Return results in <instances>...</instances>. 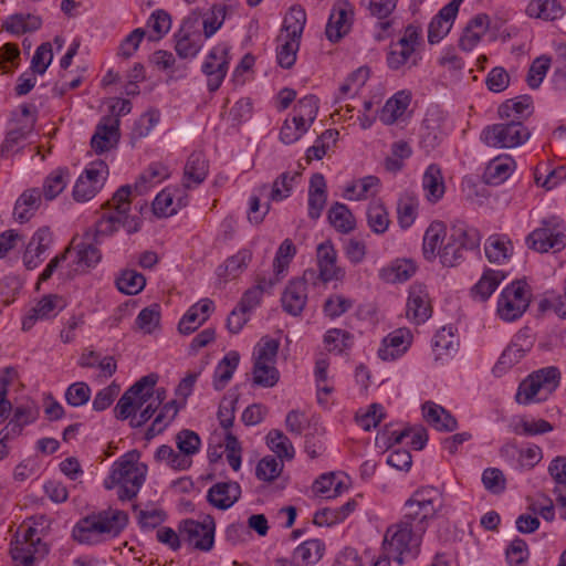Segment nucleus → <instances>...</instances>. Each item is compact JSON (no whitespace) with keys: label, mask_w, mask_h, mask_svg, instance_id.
<instances>
[{"label":"nucleus","mask_w":566,"mask_h":566,"mask_svg":"<svg viewBox=\"0 0 566 566\" xmlns=\"http://www.w3.org/2000/svg\"><path fill=\"white\" fill-rule=\"evenodd\" d=\"M443 505L442 494L434 486L416 490L406 501L403 518L387 528L384 537V551L398 564L415 558L419 553L421 536L428 522L436 517Z\"/></svg>","instance_id":"obj_1"},{"label":"nucleus","mask_w":566,"mask_h":566,"mask_svg":"<svg viewBox=\"0 0 566 566\" xmlns=\"http://www.w3.org/2000/svg\"><path fill=\"white\" fill-rule=\"evenodd\" d=\"M130 193V185L119 187L112 199L106 202L108 211L84 233V239L101 243L104 238L112 235L119 228H125L128 233L138 231V220L129 214Z\"/></svg>","instance_id":"obj_2"},{"label":"nucleus","mask_w":566,"mask_h":566,"mask_svg":"<svg viewBox=\"0 0 566 566\" xmlns=\"http://www.w3.org/2000/svg\"><path fill=\"white\" fill-rule=\"evenodd\" d=\"M124 511L107 509L81 518L72 530V537L82 545H98L117 537L126 527Z\"/></svg>","instance_id":"obj_3"},{"label":"nucleus","mask_w":566,"mask_h":566,"mask_svg":"<svg viewBox=\"0 0 566 566\" xmlns=\"http://www.w3.org/2000/svg\"><path fill=\"white\" fill-rule=\"evenodd\" d=\"M146 473V465L138 463L133 453H127L114 462L104 486L107 490L118 486V499L132 500L143 486Z\"/></svg>","instance_id":"obj_4"},{"label":"nucleus","mask_w":566,"mask_h":566,"mask_svg":"<svg viewBox=\"0 0 566 566\" xmlns=\"http://www.w3.org/2000/svg\"><path fill=\"white\" fill-rule=\"evenodd\" d=\"M305 23L306 12L301 7H292L286 13L277 36L276 60L281 67L291 69L295 64Z\"/></svg>","instance_id":"obj_5"},{"label":"nucleus","mask_w":566,"mask_h":566,"mask_svg":"<svg viewBox=\"0 0 566 566\" xmlns=\"http://www.w3.org/2000/svg\"><path fill=\"white\" fill-rule=\"evenodd\" d=\"M562 374L556 366L533 371L518 385L515 400L520 405L545 401L559 386Z\"/></svg>","instance_id":"obj_6"},{"label":"nucleus","mask_w":566,"mask_h":566,"mask_svg":"<svg viewBox=\"0 0 566 566\" xmlns=\"http://www.w3.org/2000/svg\"><path fill=\"white\" fill-rule=\"evenodd\" d=\"M279 340L271 337H262L253 350V384L263 388L274 387L280 373L275 367L279 352Z\"/></svg>","instance_id":"obj_7"},{"label":"nucleus","mask_w":566,"mask_h":566,"mask_svg":"<svg viewBox=\"0 0 566 566\" xmlns=\"http://www.w3.org/2000/svg\"><path fill=\"white\" fill-rule=\"evenodd\" d=\"M532 301L531 286L524 280L506 285L497 298V315L504 322H514L523 316Z\"/></svg>","instance_id":"obj_8"},{"label":"nucleus","mask_w":566,"mask_h":566,"mask_svg":"<svg viewBox=\"0 0 566 566\" xmlns=\"http://www.w3.org/2000/svg\"><path fill=\"white\" fill-rule=\"evenodd\" d=\"M531 133L522 120L510 119L486 126L481 133V140L494 148H514L528 140Z\"/></svg>","instance_id":"obj_9"},{"label":"nucleus","mask_w":566,"mask_h":566,"mask_svg":"<svg viewBox=\"0 0 566 566\" xmlns=\"http://www.w3.org/2000/svg\"><path fill=\"white\" fill-rule=\"evenodd\" d=\"M157 380V375L149 374L130 386L116 403L114 409L116 418L126 420L144 405L147 406L155 394Z\"/></svg>","instance_id":"obj_10"},{"label":"nucleus","mask_w":566,"mask_h":566,"mask_svg":"<svg viewBox=\"0 0 566 566\" xmlns=\"http://www.w3.org/2000/svg\"><path fill=\"white\" fill-rule=\"evenodd\" d=\"M48 547L39 536L36 528L28 526L18 530L11 541L10 554L14 566H34L38 556L43 557Z\"/></svg>","instance_id":"obj_11"},{"label":"nucleus","mask_w":566,"mask_h":566,"mask_svg":"<svg viewBox=\"0 0 566 566\" xmlns=\"http://www.w3.org/2000/svg\"><path fill=\"white\" fill-rule=\"evenodd\" d=\"M178 531L181 539L195 549L209 552L213 548L216 522L211 515H206L202 521L185 520L179 524Z\"/></svg>","instance_id":"obj_12"},{"label":"nucleus","mask_w":566,"mask_h":566,"mask_svg":"<svg viewBox=\"0 0 566 566\" xmlns=\"http://www.w3.org/2000/svg\"><path fill=\"white\" fill-rule=\"evenodd\" d=\"M527 241L530 247L538 252L560 251L565 248L564 227L557 217L545 218L541 227L532 231Z\"/></svg>","instance_id":"obj_13"},{"label":"nucleus","mask_w":566,"mask_h":566,"mask_svg":"<svg viewBox=\"0 0 566 566\" xmlns=\"http://www.w3.org/2000/svg\"><path fill=\"white\" fill-rule=\"evenodd\" d=\"M108 176V166L103 160L90 163L73 187V198L86 202L103 188Z\"/></svg>","instance_id":"obj_14"},{"label":"nucleus","mask_w":566,"mask_h":566,"mask_svg":"<svg viewBox=\"0 0 566 566\" xmlns=\"http://www.w3.org/2000/svg\"><path fill=\"white\" fill-rule=\"evenodd\" d=\"M450 133L447 114L438 107H430L424 116L420 133L421 146L430 151L438 147Z\"/></svg>","instance_id":"obj_15"},{"label":"nucleus","mask_w":566,"mask_h":566,"mask_svg":"<svg viewBox=\"0 0 566 566\" xmlns=\"http://www.w3.org/2000/svg\"><path fill=\"white\" fill-rule=\"evenodd\" d=\"M230 64L229 48L226 44L213 46L206 56L201 72L207 78L209 92H216L221 86Z\"/></svg>","instance_id":"obj_16"},{"label":"nucleus","mask_w":566,"mask_h":566,"mask_svg":"<svg viewBox=\"0 0 566 566\" xmlns=\"http://www.w3.org/2000/svg\"><path fill=\"white\" fill-rule=\"evenodd\" d=\"M315 277L314 270H306L303 276L289 281L281 295V305L285 313L297 317L307 304V283Z\"/></svg>","instance_id":"obj_17"},{"label":"nucleus","mask_w":566,"mask_h":566,"mask_svg":"<svg viewBox=\"0 0 566 566\" xmlns=\"http://www.w3.org/2000/svg\"><path fill=\"white\" fill-rule=\"evenodd\" d=\"M432 314V306L427 287L422 284H412L406 305L407 318L420 325L428 321Z\"/></svg>","instance_id":"obj_18"},{"label":"nucleus","mask_w":566,"mask_h":566,"mask_svg":"<svg viewBox=\"0 0 566 566\" xmlns=\"http://www.w3.org/2000/svg\"><path fill=\"white\" fill-rule=\"evenodd\" d=\"M316 261L318 277L324 283L340 281L345 276V270L337 263V251L329 241L322 242L316 248Z\"/></svg>","instance_id":"obj_19"},{"label":"nucleus","mask_w":566,"mask_h":566,"mask_svg":"<svg viewBox=\"0 0 566 566\" xmlns=\"http://www.w3.org/2000/svg\"><path fill=\"white\" fill-rule=\"evenodd\" d=\"M412 333L402 327L389 333L378 348L377 355L384 361H391L401 357L412 344Z\"/></svg>","instance_id":"obj_20"},{"label":"nucleus","mask_w":566,"mask_h":566,"mask_svg":"<svg viewBox=\"0 0 566 566\" xmlns=\"http://www.w3.org/2000/svg\"><path fill=\"white\" fill-rule=\"evenodd\" d=\"M65 305L66 303L62 296L56 294L44 295L23 318L22 329L30 331L36 321L55 317L65 307Z\"/></svg>","instance_id":"obj_21"},{"label":"nucleus","mask_w":566,"mask_h":566,"mask_svg":"<svg viewBox=\"0 0 566 566\" xmlns=\"http://www.w3.org/2000/svg\"><path fill=\"white\" fill-rule=\"evenodd\" d=\"M241 492V486L238 482H217L209 488L207 492V501L211 506L226 511L239 501Z\"/></svg>","instance_id":"obj_22"},{"label":"nucleus","mask_w":566,"mask_h":566,"mask_svg":"<svg viewBox=\"0 0 566 566\" xmlns=\"http://www.w3.org/2000/svg\"><path fill=\"white\" fill-rule=\"evenodd\" d=\"M119 140V118L105 116L96 126L91 139L92 148L96 153H104L117 145Z\"/></svg>","instance_id":"obj_23"},{"label":"nucleus","mask_w":566,"mask_h":566,"mask_svg":"<svg viewBox=\"0 0 566 566\" xmlns=\"http://www.w3.org/2000/svg\"><path fill=\"white\" fill-rule=\"evenodd\" d=\"M533 347V339L527 329H521L517 332L512 342L502 353L496 368L507 369L521 361V359L531 350Z\"/></svg>","instance_id":"obj_24"},{"label":"nucleus","mask_w":566,"mask_h":566,"mask_svg":"<svg viewBox=\"0 0 566 566\" xmlns=\"http://www.w3.org/2000/svg\"><path fill=\"white\" fill-rule=\"evenodd\" d=\"M353 20V10L349 3L345 2L335 6L329 14L325 29L326 38L331 42L339 41L350 30Z\"/></svg>","instance_id":"obj_25"},{"label":"nucleus","mask_w":566,"mask_h":566,"mask_svg":"<svg viewBox=\"0 0 566 566\" xmlns=\"http://www.w3.org/2000/svg\"><path fill=\"white\" fill-rule=\"evenodd\" d=\"M214 310V303L210 298H202L193 304L182 316L178 324L181 334L188 335L200 327Z\"/></svg>","instance_id":"obj_26"},{"label":"nucleus","mask_w":566,"mask_h":566,"mask_svg":"<svg viewBox=\"0 0 566 566\" xmlns=\"http://www.w3.org/2000/svg\"><path fill=\"white\" fill-rule=\"evenodd\" d=\"M490 28V18L485 13L474 15L467 24L459 40V46L465 52L472 51Z\"/></svg>","instance_id":"obj_27"},{"label":"nucleus","mask_w":566,"mask_h":566,"mask_svg":"<svg viewBox=\"0 0 566 566\" xmlns=\"http://www.w3.org/2000/svg\"><path fill=\"white\" fill-rule=\"evenodd\" d=\"M408 437H410L409 443L415 450L423 449L428 441L427 430L422 427L416 429L406 428L401 431L386 428L378 438L381 439L388 448H392L395 444H400Z\"/></svg>","instance_id":"obj_28"},{"label":"nucleus","mask_w":566,"mask_h":566,"mask_svg":"<svg viewBox=\"0 0 566 566\" xmlns=\"http://www.w3.org/2000/svg\"><path fill=\"white\" fill-rule=\"evenodd\" d=\"M208 161L202 153L190 154L184 168L182 186L187 189L202 184L208 176Z\"/></svg>","instance_id":"obj_29"},{"label":"nucleus","mask_w":566,"mask_h":566,"mask_svg":"<svg viewBox=\"0 0 566 566\" xmlns=\"http://www.w3.org/2000/svg\"><path fill=\"white\" fill-rule=\"evenodd\" d=\"M327 201L326 181L322 174H314L308 187V217L317 220Z\"/></svg>","instance_id":"obj_30"},{"label":"nucleus","mask_w":566,"mask_h":566,"mask_svg":"<svg viewBox=\"0 0 566 566\" xmlns=\"http://www.w3.org/2000/svg\"><path fill=\"white\" fill-rule=\"evenodd\" d=\"M175 50L181 59H193L203 45V36L199 31H190L184 25L175 35Z\"/></svg>","instance_id":"obj_31"},{"label":"nucleus","mask_w":566,"mask_h":566,"mask_svg":"<svg viewBox=\"0 0 566 566\" xmlns=\"http://www.w3.org/2000/svg\"><path fill=\"white\" fill-rule=\"evenodd\" d=\"M422 413L424 420L438 431L451 432L458 427L455 418L443 407L432 401L422 405Z\"/></svg>","instance_id":"obj_32"},{"label":"nucleus","mask_w":566,"mask_h":566,"mask_svg":"<svg viewBox=\"0 0 566 566\" xmlns=\"http://www.w3.org/2000/svg\"><path fill=\"white\" fill-rule=\"evenodd\" d=\"M515 167L516 164L510 155L493 158L484 171L485 182L494 186L503 184L512 175Z\"/></svg>","instance_id":"obj_33"},{"label":"nucleus","mask_w":566,"mask_h":566,"mask_svg":"<svg viewBox=\"0 0 566 566\" xmlns=\"http://www.w3.org/2000/svg\"><path fill=\"white\" fill-rule=\"evenodd\" d=\"M42 197L39 188L24 190L15 201L13 211L15 219L21 223L29 221L40 208Z\"/></svg>","instance_id":"obj_34"},{"label":"nucleus","mask_w":566,"mask_h":566,"mask_svg":"<svg viewBox=\"0 0 566 566\" xmlns=\"http://www.w3.org/2000/svg\"><path fill=\"white\" fill-rule=\"evenodd\" d=\"M422 188L428 201L436 203L444 195L446 186L439 165L431 164L427 167L422 177Z\"/></svg>","instance_id":"obj_35"},{"label":"nucleus","mask_w":566,"mask_h":566,"mask_svg":"<svg viewBox=\"0 0 566 566\" xmlns=\"http://www.w3.org/2000/svg\"><path fill=\"white\" fill-rule=\"evenodd\" d=\"M179 192V190L170 188H166L160 191L153 202L155 214L159 217H169L175 214L178 209L186 206V197H177Z\"/></svg>","instance_id":"obj_36"},{"label":"nucleus","mask_w":566,"mask_h":566,"mask_svg":"<svg viewBox=\"0 0 566 566\" xmlns=\"http://www.w3.org/2000/svg\"><path fill=\"white\" fill-rule=\"evenodd\" d=\"M70 180L69 168L57 167L44 178L41 195L46 201H52L63 192Z\"/></svg>","instance_id":"obj_37"},{"label":"nucleus","mask_w":566,"mask_h":566,"mask_svg":"<svg viewBox=\"0 0 566 566\" xmlns=\"http://www.w3.org/2000/svg\"><path fill=\"white\" fill-rule=\"evenodd\" d=\"M531 18L544 21H555L565 14V9L558 0H532L526 7Z\"/></svg>","instance_id":"obj_38"},{"label":"nucleus","mask_w":566,"mask_h":566,"mask_svg":"<svg viewBox=\"0 0 566 566\" xmlns=\"http://www.w3.org/2000/svg\"><path fill=\"white\" fill-rule=\"evenodd\" d=\"M410 104V94L400 91L390 97L384 105L379 119L385 125H392L396 123L406 112Z\"/></svg>","instance_id":"obj_39"},{"label":"nucleus","mask_w":566,"mask_h":566,"mask_svg":"<svg viewBox=\"0 0 566 566\" xmlns=\"http://www.w3.org/2000/svg\"><path fill=\"white\" fill-rule=\"evenodd\" d=\"M484 252L490 262L501 264L512 255L513 245L506 235L494 234L485 241Z\"/></svg>","instance_id":"obj_40"},{"label":"nucleus","mask_w":566,"mask_h":566,"mask_svg":"<svg viewBox=\"0 0 566 566\" xmlns=\"http://www.w3.org/2000/svg\"><path fill=\"white\" fill-rule=\"evenodd\" d=\"M379 178L376 176H365L348 185L344 189L343 197L347 200H364L374 196L378 191Z\"/></svg>","instance_id":"obj_41"},{"label":"nucleus","mask_w":566,"mask_h":566,"mask_svg":"<svg viewBox=\"0 0 566 566\" xmlns=\"http://www.w3.org/2000/svg\"><path fill=\"white\" fill-rule=\"evenodd\" d=\"M447 235L446 226L440 221L432 222L424 232L422 251L428 261L436 259L438 251L442 248L443 239Z\"/></svg>","instance_id":"obj_42"},{"label":"nucleus","mask_w":566,"mask_h":566,"mask_svg":"<svg viewBox=\"0 0 566 566\" xmlns=\"http://www.w3.org/2000/svg\"><path fill=\"white\" fill-rule=\"evenodd\" d=\"M251 259L252 252L249 249H241L218 268L217 274L226 281L235 279L247 269Z\"/></svg>","instance_id":"obj_43"},{"label":"nucleus","mask_w":566,"mask_h":566,"mask_svg":"<svg viewBox=\"0 0 566 566\" xmlns=\"http://www.w3.org/2000/svg\"><path fill=\"white\" fill-rule=\"evenodd\" d=\"M240 355L235 350H230L218 363L213 374V387L222 390L231 380L235 369L239 366Z\"/></svg>","instance_id":"obj_44"},{"label":"nucleus","mask_w":566,"mask_h":566,"mask_svg":"<svg viewBox=\"0 0 566 566\" xmlns=\"http://www.w3.org/2000/svg\"><path fill=\"white\" fill-rule=\"evenodd\" d=\"M169 177V169L161 163H153L148 168L138 177L134 188L143 195L150 188L157 186Z\"/></svg>","instance_id":"obj_45"},{"label":"nucleus","mask_w":566,"mask_h":566,"mask_svg":"<svg viewBox=\"0 0 566 566\" xmlns=\"http://www.w3.org/2000/svg\"><path fill=\"white\" fill-rule=\"evenodd\" d=\"M504 279L505 274L503 271L485 270L480 280L473 285L472 295L480 301H486Z\"/></svg>","instance_id":"obj_46"},{"label":"nucleus","mask_w":566,"mask_h":566,"mask_svg":"<svg viewBox=\"0 0 566 566\" xmlns=\"http://www.w3.org/2000/svg\"><path fill=\"white\" fill-rule=\"evenodd\" d=\"M449 237L465 250L479 248L481 235L478 229L463 221H455L450 228Z\"/></svg>","instance_id":"obj_47"},{"label":"nucleus","mask_w":566,"mask_h":566,"mask_svg":"<svg viewBox=\"0 0 566 566\" xmlns=\"http://www.w3.org/2000/svg\"><path fill=\"white\" fill-rule=\"evenodd\" d=\"M42 20L40 17L30 13H15L7 18L2 27L6 31L20 35L27 32H33L41 28Z\"/></svg>","instance_id":"obj_48"},{"label":"nucleus","mask_w":566,"mask_h":566,"mask_svg":"<svg viewBox=\"0 0 566 566\" xmlns=\"http://www.w3.org/2000/svg\"><path fill=\"white\" fill-rule=\"evenodd\" d=\"M457 15L446 12L442 7L433 17L428 27V41L430 44L439 43L451 30Z\"/></svg>","instance_id":"obj_49"},{"label":"nucleus","mask_w":566,"mask_h":566,"mask_svg":"<svg viewBox=\"0 0 566 566\" xmlns=\"http://www.w3.org/2000/svg\"><path fill=\"white\" fill-rule=\"evenodd\" d=\"M325 546L319 539L305 541L298 545L293 553V562L300 565H314L323 556Z\"/></svg>","instance_id":"obj_50"},{"label":"nucleus","mask_w":566,"mask_h":566,"mask_svg":"<svg viewBox=\"0 0 566 566\" xmlns=\"http://www.w3.org/2000/svg\"><path fill=\"white\" fill-rule=\"evenodd\" d=\"M532 113L531 96L523 95L516 98L507 99L499 107V116L504 119L521 120Z\"/></svg>","instance_id":"obj_51"},{"label":"nucleus","mask_w":566,"mask_h":566,"mask_svg":"<svg viewBox=\"0 0 566 566\" xmlns=\"http://www.w3.org/2000/svg\"><path fill=\"white\" fill-rule=\"evenodd\" d=\"M38 417L39 410L35 405H20L15 407L12 418L4 428L12 432L13 436L18 437L22 432L23 428L33 423Z\"/></svg>","instance_id":"obj_52"},{"label":"nucleus","mask_w":566,"mask_h":566,"mask_svg":"<svg viewBox=\"0 0 566 566\" xmlns=\"http://www.w3.org/2000/svg\"><path fill=\"white\" fill-rule=\"evenodd\" d=\"M512 431L518 436L534 437L554 430V426L545 419L521 417L511 426Z\"/></svg>","instance_id":"obj_53"},{"label":"nucleus","mask_w":566,"mask_h":566,"mask_svg":"<svg viewBox=\"0 0 566 566\" xmlns=\"http://www.w3.org/2000/svg\"><path fill=\"white\" fill-rule=\"evenodd\" d=\"M416 265L410 260H397L382 268L379 276L387 283L405 282L416 273Z\"/></svg>","instance_id":"obj_54"},{"label":"nucleus","mask_w":566,"mask_h":566,"mask_svg":"<svg viewBox=\"0 0 566 566\" xmlns=\"http://www.w3.org/2000/svg\"><path fill=\"white\" fill-rule=\"evenodd\" d=\"M387 66L392 71L401 70L403 66L417 65L418 56L416 51L400 45V43H391L386 56Z\"/></svg>","instance_id":"obj_55"},{"label":"nucleus","mask_w":566,"mask_h":566,"mask_svg":"<svg viewBox=\"0 0 566 566\" xmlns=\"http://www.w3.org/2000/svg\"><path fill=\"white\" fill-rule=\"evenodd\" d=\"M327 217L331 224L342 233H348L355 228V218L344 203H334L329 208Z\"/></svg>","instance_id":"obj_56"},{"label":"nucleus","mask_w":566,"mask_h":566,"mask_svg":"<svg viewBox=\"0 0 566 566\" xmlns=\"http://www.w3.org/2000/svg\"><path fill=\"white\" fill-rule=\"evenodd\" d=\"M179 411V407L175 400L168 401L163 406L159 413L156 416L151 426L147 429L145 438L151 440L157 434L161 433L167 426L175 419Z\"/></svg>","instance_id":"obj_57"},{"label":"nucleus","mask_w":566,"mask_h":566,"mask_svg":"<svg viewBox=\"0 0 566 566\" xmlns=\"http://www.w3.org/2000/svg\"><path fill=\"white\" fill-rule=\"evenodd\" d=\"M367 223L376 234L385 233L390 224L386 207L380 201H371L367 208Z\"/></svg>","instance_id":"obj_58"},{"label":"nucleus","mask_w":566,"mask_h":566,"mask_svg":"<svg viewBox=\"0 0 566 566\" xmlns=\"http://www.w3.org/2000/svg\"><path fill=\"white\" fill-rule=\"evenodd\" d=\"M94 241H84L76 247L75 252V271H84L85 269L95 266L101 261V252Z\"/></svg>","instance_id":"obj_59"},{"label":"nucleus","mask_w":566,"mask_h":566,"mask_svg":"<svg viewBox=\"0 0 566 566\" xmlns=\"http://www.w3.org/2000/svg\"><path fill=\"white\" fill-rule=\"evenodd\" d=\"M318 113V99L314 95L301 98L294 107V122L305 125L308 129Z\"/></svg>","instance_id":"obj_60"},{"label":"nucleus","mask_w":566,"mask_h":566,"mask_svg":"<svg viewBox=\"0 0 566 566\" xmlns=\"http://www.w3.org/2000/svg\"><path fill=\"white\" fill-rule=\"evenodd\" d=\"M266 443L281 461L292 460L294 458V447L291 440L281 430H271L266 436Z\"/></svg>","instance_id":"obj_61"},{"label":"nucleus","mask_w":566,"mask_h":566,"mask_svg":"<svg viewBox=\"0 0 566 566\" xmlns=\"http://www.w3.org/2000/svg\"><path fill=\"white\" fill-rule=\"evenodd\" d=\"M324 343L328 352L342 354L354 345V335L345 329L332 328L325 333Z\"/></svg>","instance_id":"obj_62"},{"label":"nucleus","mask_w":566,"mask_h":566,"mask_svg":"<svg viewBox=\"0 0 566 566\" xmlns=\"http://www.w3.org/2000/svg\"><path fill=\"white\" fill-rule=\"evenodd\" d=\"M459 342L452 326H443L432 338V347L437 357L457 352Z\"/></svg>","instance_id":"obj_63"},{"label":"nucleus","mask_w":566,"mask_h":566,"mask_svg":"<svg viewBox=\"0 0 566 566\" xmlns=\"http://www.w3.org/2000/svg\"><path fill=\"white\" fill-rule=\"evenodd\" d=\"M146 285L144 275L135 270H125L116 280L117 289L127 295H136Z\"/></svg>","instance_id":"obj_64"}]
</instances>
